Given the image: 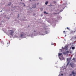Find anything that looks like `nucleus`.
<instances>
[{"label": "nucleus", "instance_id": "obj_1", "mask_svg": "<svg viewBox=\"0 0 76 76\" xmlns=\"http://www.w3.org/2000/svg\"><path fill=\"white\" fill-rule=\"evenodd\" d=\"M36 31L34 30V32L33 33H31L30 34L28 35L27 36L28 37H31V38H34V36H35L37 35V34L36 33Z\"/></svg>", "mask_w": 76, "mask_h": 76}, {"label": "nucleus", "instance_id": "obj_2", "mask_svg": "<svg viewBox=\"0 0 76 76\" xmlns=\"http://www.w3.org/2000/svg\"><path fill=\"white\" fill-rule=\"evenodd\" d=\"M58 55L59 58L60 60L61 61L63 60H65L64 58L63 57V55L61 56V55H62V53H58Z\"/></svg>", "mask_w": 76, "mask_h": 76}, {"label": "nucleus", "instance_id": "obj_3", "mask_svg": "<svg viewBox=\"0 0 76 76\" xmlns=\"http://www.w3.org/2000/svg\"><path fill=\"white\" fill-rule=\"evenodd\" d=\"M23 38H26V34L24 33H23L21 34V35L20 36L19 39Z\"/></svg>", "mask_w": 76, "mask_h": 76}, {"label": "nucleus", "instance_id": "obj_4", "mask_svg": "<svg viewBox=\"0 0 76 76\" xmlns=\"http://www.w3.org/2000/svg\"><path fill=\"white\" fill-rule=\"evenodd\" d=\"M47 34V32L46 31H45L44 34H42L41 33V32H39L38 33H37V34L38 35H45V34Z\"/></svg>", "mask_w": 76, "mask_h": 76}, {"label": "nucleus", "instance_id": "obj_5", "mask_svg": "<svg viewBox=\"0 0 76 76\" xmlns=\"http://www.w3.org/2000/svg\"><path fill=\"white\" fill-rule=\"evenodd\" d=\"M14 34V31L13 30H10V34L11 36H13V34Z\"/></svg>", "mask_w": 76, "mask_h": 76}, {"label": "nucleus", "instance_id": "obj_6", "mask_svg": "<svg viewBox=\"0 0 76 76\" xmlns=\"http://www.w3.org/2000/svg\"><path fill=\"white\" fill-rule=\"evenodd\" d=\"M65 5H66V4L64 3L62 5H60V7H64V6H65Z\"/></svg>", "mask_w": 76, "mask_h": 76}, {"label": "nucleus", "instance_id": "obj_7", "mask_svg": "<svg viewBox=\"0 0 76 76\" xmlns=\"http://www.w3.org/2000/svg\"><path fill=\"white\" fill-rule=\"evenodd\" d=\"M63 49H65V50H67V49H68V48H67V46H66L63 48Z\"/></svg>", "mask_w": 76, "mask_h": 76}, {"label": "nucleus", "instance_id": "obj_8", "mask_svg": "<svg viewBox=\"0 0 76 76\" xmlns=\"http://www.w3.org/2000/svg\"><path fill=\"white\" fill-rule=\"evenodd\" d=\"M75 31H71L70 32L71 34H75Z\"/></svg>", "mask_w": 76, "mask_h": 76}, {"label": "nucleus", "instance_id": "obj_9", "mask_svg": "<svg viewBox=\"0 0 76 76\" xmlns=\"http://www.w3.org/2000/svg\"><path fill=\"white\" fill-rule=\"evenodd\" d=\"M70 64V65L72 67V68L74 67V64L70 63V64Z\"/></svg>", "mask_w": 76, "mask_h": 76}, {"label": "nucleus", "instance_id": "obj_10", "mask_svg": "<svg viewBox=\"0 0 76 76\" xmlns=\"http://www.w3.org/2000/svg\"><path fill=\"white\" fill-rule=\"evenodd\" d=\"M32 8H36V4H32Z\"/></svg>", "mask_w": 76, "mask_h": 76}, {"label": "nucleus", "instance_id": "obj_11", "mask_svg": "<svg viewBox=\"0 0 76 76\" xmlns=\"http://www.w3.org/2000/svg\"><path fill=\"white\" fill-rule=\"evenodd\" d=\"M63 47H62V49H60V50H61V52H62L63 51V50H64V49H63Z\"/></svg>", "mask_w": 76, "mask_h": 76}, {"label": "nucleus", "instance_id": "obj_12", "mask_svg": "<svg viewBox=\"0 0 76 76\" xmlns=\"http://www.w3.org/2000/svg\"><path fill=\"white\" fill-rule=\"evenodd\" d=\"M72 75H76V73L74 72V71H72Z\"/></svg>", "mask_w": 76, "mask_h": 76}, {"label": "nucleus", "instance_id": "obj_13", "mask_svg": "<svg viewBox=\"0 0 76 76\" xmlns=\"http://www.w3.org/2000/svg\"><path fill=\"white\" fill-rule=\"evenodd\" d=\"M48 1H47L45 3V4H46V5H47V4H48Z\"/></svg>", "mask_w": 76, "mask_h": 76}, {"label": "nucleus", "instance_id": "obj_14", "mask_svg": "<svg viewBox=\"0 0 76 76\" xmlns=\"http://www.w3.org/2000/svg\"><path fill=\"white\" fill-rule=\"evenodd\" d=\"M63 10H60V12H58V14H59V13H60V12H62V11H63Z\"/></svg>", "mask_w": 76, "mask_h": 76}, {"label": "nucleus", "instance_id": "obj_15", "mask_svg": "<svg viewBox=\"0 0 76 76\" xmlns=\"http://www.w3.org/2000/svg\"><path fill=\"white\" fill-rule=\"evenodd\" d=\"M44 14H45H45H48V12H46V11L44 12Z\"/></svg>", "mask_w": 76, "mask_h": 76}, {"label": "nucleus", "instance_id": "obj_16", "mask_svg": "<svg viewBox=\"0 0 76 76\" xmlns=\"http://www.w3.org/2000/svg\"><path fill=\"white\" fill-rule=\"evenodd\" d=\"M75 47H72V50H75Z\"/></svg>", "mask_w": 76, "mask_h": 76}, {"label": "nucleus", "instance_id": "obj_17", "mask_svg": "<svg viewBox=\"0 0 76 76\" xmlns=\"http://www.w3.org/2000/svg\"><path fill=\"white\" fill-rule=\"evenodd\" d=\"M23 4V6L24 7H25V4H24V3H22Z\"/></svg>", "mask_w": 76, "mask_h": 76}, {"label": "nucleus", "instance_id": "obj_18", "mask_svg": "<svg viewBox=\"0 0 76 76\" xmlns=\"http://www.w3.org/2000/svg\"><path fill=\"white\" fill-rule=\"evenodd\" d=\"M69 62H68L66 66V67H67V66H68V65H69Z\"/></svg>", "mask_w": 76, "mask_h": 76}, {"label": "nucleus", "instance_id": "obj_19", "mask_svg": "<svg viewBox=\"0 0 76 76\" xmlns=\"http://www.w3.org/2000/svg\"><path fill=\"white\" fill-rule=\"evenodd\" d=\"M66 53H68V54H69V51H68L67 50Z\"/></svg>", "mask_w": 76, "mask_h": 76}, {"label": "nucleus", "instance_id": "obj_20", "mask_svg": "<svg viewBox=\"0 0 76 76\" xmlns=\"http://www.w3.org/2000/svg\"><path fill=\"white\" fill-rule=\"evenodd\" d=\"M11 5V3H9V4H8V5L9 6H10V5Z\"/></svg>", "mask_w": 76, "mask_h": 76}, {"label": "nucleus", "instance_id": "obj_21", "mask_svg": "<svg viewBox=\"0 0 76 76\" xmlns=\"http://www.w3.org/2000/svg\"><path fill=\"white\" fill-rule=\"evenodd\" d=\"M66 52H65H65H63V54H66Z\"/></svg>", "mask_w": 76, "mask_h": 76}, {"label": "nucleus", "instance_id": "obj_22", "mask_svg": "<svg viewBox=\"0 0 76 76\" xmlns=\"http://www.w3.org/2000/svg\"><path fill=\"white\" fill-rule=\"evenodd\" d=\"M66 29H68V30H70V29H69V28H68V27H67Z\"/></svg>", "mask_w": 76, "mask_h": 76}, {"label": "nucleus", "instance_id": "obj_23", "mask_svg": "<svg viewBox=\"0 0 76 76\" xmlns=\"http://www.w3.org/2000/svg\"><path fill=\"white\" fill-rule=\"evenodd\" d=\"M35 15H36L35 13H34L33 14V16H35Z\"/></svg>", "mask_w": 76, "mask_h": 76}, {"label": "nucleus", "instance_id": "obj_24", "mask_svg": "<svg viewBox=\"0 0 76 76\" xmlns=\"http://www.w3.org/2000/svg\"><path fill=\"white\" fill-rule=\"evenodd\" d=\"M72 60H75V58H73L72 59Z\"/></svg>", "mask_w": 76, "mask_h": 76}, {"label": "nucleus", "instance_id": "obj_25", "mask_svg": "<svg viewBox=\"0 0 76 76\" xmlns=\"http://www.w3.org/2000/svg\"><path fill=\"white\" fill-rule=\"evenodd\" d=\"M39 59H40V60H42V58H40V57H39Z\"/></svg>", "mask_w": 76, "mask_h": 76}, {"label": "nucleus", "instance_id": "obj_26", "mask_svg": "<svg viewBox=\"0 0 76 76\" xmlns=\"http://www.w3.org/2000/svg\"><path fill=\"white\" fill-rule=\"evenodd\" d=\"M71 59H72V58L71 57L69 58V60H71Z\"/></svg>", "mask_w": 76, "mask_h": 76}, {"label": "nucleus", "instance_id": "obj_27", "mask_svg": "<svg viewBox=\"0 0 76 76\" xmlns=\"http://www.w3.org/2000/svg\"><path fill=\"white\" fill-rule=\"evenodd\" d=\"M54 3H56V1H53Z\"/></svg>", "mask_w": 76, "mask_h": 76}, {"label": "nucleus", "instance_id": "obj_28", "mask_svg": "<svg viewBox=\"0 0 76 76\" xmlns=\"http://www.w3.org/2000/svg\"><path fill=\"white\" fill-rule=\"evenodd\" d=\"M66 60H67V61H68L69 60V59L68 58Z\"/></svg>", "mask_w": 76, "mask_h": 76}, {"label": "nucleus", "instance_id": "obj_29", "mask_svg": "<svg viewBox=\"0 0 76 76\" xmlns=\"http://www.w3.org/2000/svg\"><path fill=\"white\" fill-rule=\"evenodd\" d=\"M19 14H18V17H17V18H19Z\"/></svg>", "mask_w": 76, "mask_h": 76}, {"label": "nucleus", "instance_id": "obj_30", "mask_svg": "<svg viewBox=\"0 0 76 76\" xmlns=\"http://www.w3.org/2000/svg\"><path fill=\"white\" fill-rule=\"evenodd\" d=\"M72 74H70V75H69V76H72Z\"/></svg>", "mask_w": 76, "mask_h": 76}, {"label": "nucleus", "instance_id": "obj_31", "mask_svg": "<svg viewBox=\"0 0 76 76\" xmlns=\"http://www.w3.org/2000/svg\"><path fill=\"white\" fill-rule=\"evenodd\" d=\"M52 6V5L51 4H50V5L49 6L51 7V6Z\"/></svg>", "mask_w": 76, "mask_h": 76}, {"label": "nucleus", "instance_id": "obj_32", "mask_svg": "<svg viewBox=\"0 0 76 76\" xmlns=\"http://www.w3.org/2000/svg\"><path fill=\"white\" fill-rule=\"evenodd\" d=\"M2 42H3V41H1V43H2Z\"/></svg>", "mask_w": 76, "mask_h": 76}, {"label": "nucleus", "instance_id": "obj_33", "mask_svg": "<svg viewBox=\"0 0 76 76\" xmlns=\"http://www.w3.org/2000/svg\"><path fill=\"white\" fill-rule=\"evenodd\" d=\"M53 14H58V13H53Z\"/></svg>", "mask_w": 76, "mask_h": 76}, {"label": "nucleus", "instance_id": "obj_34", "mask_svg": "<svg viewBox=\"0 0 76 76\" xmlns=\"http://www.w3.org/2000/svg\"><path fill=\"white\" fill-rule=\"evenodd\" d=\"M63 74H61V76H63Z\"/></svg>", "mask_w": 76, "mask_h": 76}, {"label": "nucleus", "instance_id": "obj_35", "mask_svg": "<svg viewBox=\"0 0 76 76\" xmlns=\"http://www.w3.org/2000/svg\"><path fill=\"white\" fill-rule=\"evenodd\" d=\"M7 35H8V36H10V34H7Z\"/></svg>", "mask_w": 76, "mask_h": 76}, {"label": "nucleus", "instance_id": "obj_36", "mask_svg": "<svg viewBox=\"0 0 76 76\" xmlns=\"http://www.w3.org/2000/svg\"><path fill=\"white\" fill-rule=\"evenodd\" d=\"M70 53V54H71V53H72V52H70V53Z\"/></svg>", "mask_w": 76, "mask_h": 76}, {"label": "nucleus", "instance_id": "obj_37", "mask_svg": "<svg viewBox=\"0 0 76 76\" xmlns=\"http://www.w3.org/2000/svg\"><path fill=\"white\" fill-rule=\"evenodd\" d=\"M65 7H64V8L62 10H63V9H65Z\"/></svg>", "mask_w": 76, "mask_h": 76}, {"label": "nucleus", "instance_id": "obj_38", "mask_svg": "<svg viewBox=\"0 0 76 76\" xmlns=\"http://www.w3.org/2000/svg\"><path fill=\"white\" fill-rule=\"evenodd\" d=\"M57 10H58H58H59V9H58Z\"/></svg>", "mask_w": 76, "mask_h": 76}, {"label": "nucleus", "instance_id": "obj_39", "mask_svg": "<svg viewBox=\"0 0 76 76\" xmlns=\"http://www.w3.org/2000/svg\"><path fill=\"white\" fill-rule=\"evenodd\" d=\"M66 32V31H63V32Z\"/></svg>", "mask_w": 76, "mask_h": 76}, {"label": "nucleus", "instance_id": "obj_40", "mask_svg": "<svg viewBox=\"0 0 76 76\" xmlns=\"http://www.w3.org/2000/svg\"><path fill=\"white\" fill-rule=\"evenodd\" d=\"M0 12H2V10H1V11H0Z\"/></svg>", "mask_w": 76, "mask_h": 76}, {"label": "nucleus", "instance_id": "obj_41", "mask_svg": "<svg viewBox=\"0 0 76 76\" xmlns=\"http://www.w3.org/2000/svg\"><path fill=\"white\" fill-rule=\"evenodd\" d=\"M61 76V75H60L59 74L58 76Z\"/></svg>", "mask_w": 76, "mask_h": 76}, {"label": "nucleus", "instance_id": "obj_42", "mask_svg": "<svg viewBox=\"0 0 76 76\" xmlns=\"http://www.w3.org/2000/svg\"><path fill=\"white\" fill-rule=\"evenodd\" d=\"M29 1H31V0H29Z\"/></svg>", "mask_w": 76, "mask_h": 76}, {"label": "nucleus", "instance_id": "obj_43", "mask_svg": "<svg viewBox=\"0 0 76 76\" xmlns=\"http://www.w3.org/2000/svg\"><path fill=\"white\" fill-rule=\"evenodd\" d=\"M3 44L4 45V43L3 42Z\"/></svg>", "mask_w": 76, "mask_h": 76}, {"label": "nucleus", "instance_id": "obj_44", "mask_svg": "<svg viewBox=\"0 0 76 76\" xmlns=\"http://www.w3.org/2000/svg\"><path fill=\"white\" fill-rule=\"evenodd\" d=\"M33 0V1H35V0Z\"/></svg>", "mask_w": 76, "mask_h": 76}, {"label": "nucleus", "instance_id": "obj_45", "mask_svg": "<svg viewBox=\"0 0 76 76\" xmlns=\"http://www.w3.org/2000/svg\"><path fill=\"white\" fill-rule=\"evenodd\" d=\"M75 38H76V37H75Z\"/></svg>", "mask_w": 76, "mask_h": 76}, {"label": "nucleus", "instance_id": "obj_46", "mask_svg": "<svg viewBox=\"0 0 76 76\" xmlns=\"http://www.w3.org/2000/svg\"><path fill=\"white\" fill-rule=\"evenodd\" d=\"M55 45H56V44L55 43ZM56 46V45H55V46Z\"/></svg>", "mask_w": 76, "mask_h": 76}, {"label": "nucleus", "instance_id": "obj_47", "mask_svg": "<svg viewBox=\"0 0 76 76\" xmlns=\"http://www.w3.org/2000/svg\"><path fill=\"white\" fill-rule=\"evenodd\" d=\"M9 44V42H8V43H7V44Z\"/></svg>", "mask_w": 76, "mask_h": 76}, {"label": "nucleus", "instance_id": "obj_48", "mask_svg": "<svg viewBox=\"0 0 76 76\" xmlns=\"http://www.w3.org/2000/svg\"><path fill=\"white\" fill-rule=\"evenodd\" d=\"M29 25L28 26V27H29Z\"/></svg>", "mask_w": 76, "mask_h": 76}, {"label": "nucleus", "instance_id": "obj_49", "mask_svg": "<svg viewBox=\"0 0 76 76\" xmlns=\"http://www.w3.org/2000/svg\"><path fill=\"white\" fill-rule=\"evenodd\" d=\"M20 1H22V0H20Z\"/></svg>", "mask_w": 76, "mask_h": 76}, {"label": "nucleus", "instance_id": "obj_50", "mask_svg": "<svg viewBox=\"0 0 76 76\" xmlns=\"http://www.w3.org/2000/svg\"><path fill=\"white\" fill-rule=\"evenodd\" d=\"M20 3H22H22H22V2H21Z\"/></svg>", "mask_w": 76, "mask_h": 76}, {"label": "nucleus", "instance_id": "obj_51", "mask_svg": "<svg viewBox=\"0 0 76 76\" xmlns=\"http://www.w3.org/2000/svg\"><path fill=\"white\" fill-rule=\"evenodd\" d=\"M1 39H0V41H1Z\"/></svg>", "mask_w": 76, "mask_h": 76}, {"label": "nucleus", "instance_id": "obj_52", "mask_svg": "<svg viewBox=\"0 0 76 76\" xmlns=\"http://www.w3.org/2000/svg\"><path fill=\"white\" fill-rule=\"evenodd\" d=\"M53 44H52L51 45H53Z\"/></svg>", "mask_w": 76, "mask_h": 76}, {"label": "nucleus", "instance_id": "obj_53", "mask_svg": "<svg viewBox=\"0 0 76 76\" xmlns=\"http://www.w3.org/2000/svg\"><path fill=\"white\" fill-rule=\"evenodd\" d=\"M9 46V45L7 46V47H8Z\"/></svg>", "mask_w": 76, "mask_h": 76}, {"label": "nucleus", "instance_id": "obj_54", "mask_svg": "<svg viewBox=\"0 0 76 76\" xmlns=\"http://www.w3.org/2000/svg\"><path fill=\"white\" fill-rule=\"evenodd\" d=\"M66 35H65V37H66Z\"/></svg>", "mask_w": 76, "mask_h": 76}, {"label": "nucleus", "instance_id": "obj_55", "mask_svg": "<svg viewBox=\"0 0 76 76\" xmlns=\"http://www.w3.org/2000/svg\"><path fill=\"white\" fill-rule=\"evenodd\" d=\"M8 19H9V18H8Z\"/></svg>", "mask_w": 76, "mask_h": 76}, {"label": "nucleus", "instance_id": "obj_56", "mask_svg": "<svg viewBox=\"0 0 76 76\" xmlns=\"http://www.w3.org/2000/svg\"><path fill=\"white\" fill-rule=\"evenodd\" d=\"M72 44V45H73V44Z\"/></svg>", "mask_w": 76, "mask_h": 76}, {"label": "nucleus", "instance_id": "obj_57", "mask_svg": "<svg viewBox=\"0 0 76 76\" xmlns=\"http://www.w3.org/2000/svg\"><path fill=\"white\" fill-rule=\"evenodd\" d=\"M10 42V41H9Z\"/></svg>", "mask_w": 76, "mask_h": 76}]
</instances>
